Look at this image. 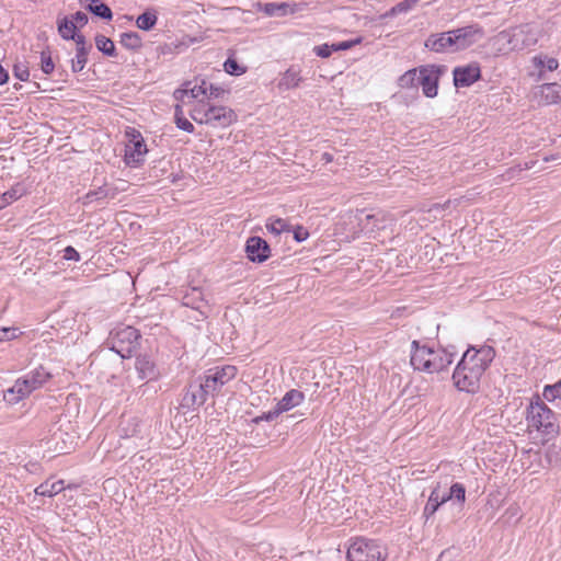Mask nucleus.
Returning <instances> with one entry per match:
<instances>
[{
    "mask_svg": "<svg viewBox=\"0 0 561 561\" xmlns=\"http://www.w3.org/2000/svg\"><path fill=\"white\" fill-rule=\"evenodd\" d=\"M495 355L494 347L490 345H482L479 348L469 346L453 373L455 387L468 393L478 392L481 378L490 367Z\"/></svg>",
    "mask_w": 561,
    "mask_h": 561,
    "instance_id": "nucleus-1",
    "label": "nucleus"
},
{
    "mask_svg": "<svg viewBox=\"0 0 561 561\" xmlns=\"http://www.w3.org/2000/svg\"><path fill=\"white\" fill-rule=\"evenodd\" d=\"M51 377L50 371L39 365L19 377L12 387L3 392V400L10 405H15L30 397L35 390L43 388Z\"/></svg>",
    "mask_w": 561,
    "mask_h": 561,
    "instance_id": "nucleus-2",
    "label": "nucleus"
},
{
    "mask_svg": "<svg viewBox=\"0 0 561 561\" xmlns=\"http://www.w3.org/2000/svg\"><path fill=\"white\" fill-rule=\"evenodd\" d=\"M139 340L140 334L137 329L130 325H118L110 332L106 344L122 358H129L139 346Z\"/></svg>",
    "mask_w": 561,
    "mask_h": 561,
    "instance_id": "nucleus-3",
    "label": "nucleus"
},
{
    "mask_svg": "<svg viewBox=\"0 0 561 561\" xmlns=\"http://www.w3.org/2000/svg\"><path fill=\"white\" fill-rule=\"evenodd\" d=\"M346 557L348 561H385L387 550L378 540L355 537L350 539Z\"/></svg>",
    "mask_w": 561,
    "mask_h": 561,
    "instance_id": "nucleus-4",
    "label": "nucleus"
},
{
    "mask_svg": "<svg viewBox=\"0 0 561 561\" xmlns=\"http://www.w3.org/2000/svg\"><path fill=\"white\" fill-rule=\"evenodd\" d=\"M528 425L535 427L538 431H542L546 434H550L554 431V412L541 400L539 396H536L527 408Z\"/></svg>",
    "mask_w": 561,
    "mask_h": 561,
    "instance_id": "nucleus-5",
    "label": "nucleus"
},
{
    "mask_svg": "<svg viewBox=\"0 0 561 561\" xmlns=\"http://www.w3.org/2000/svg\"><path fill=\"white\" fill-rule=\"evenodd\" d=\"M501 41L506 42L511 50H524L538 41L537 31L530 24H522L499 34Z\"/></svg>",
    "mask_w": 561,
    "mask_h": 561,
    "instance_id": "nucleus-6",
    "label": "nucleus"
},
{
    "mask_svg": "<svg viewBox=\"0 0 561 561\" xmlns=\"http://www.w3.org/2000/svg\"><path fill=\"white\" fill-rule=\"evenodd\" d=\"M453 363V354L445 348L434 350L423 345V371L438 374L442 378L448 375V367Z\"/></svg>",
    "mask_w": 561,
    "mask_h": 561,
    "instance_id": "nucleus-7",
    "label": "nucleus"
},
{
    "mask_svg": "<svg viewBox=\"0 0 561 561\" xmlns=\"http://www.w3.org/2000/svg\"><path fill=\"white\" fill-rule=\"evenodd\" d=\"M237 373L238 369L233 365L216 366L207 369L199 378L210 394L215 396L225 385L236 378Z\"/></svg>",
    "mask_w": 561,
    "mask_h": 561,
    "instance_id": "nucleus-8",
    "label": "nucleus"
},
{
    "mask_svg": "<svg viewBox=\"0 0 561 561\" xmlns=\"http://www.w3.org/2000/svg\"><path fill=\"white\" fill-rule=\"evenodd\" d=\"M128 144L125 146L124 161L128 167L137 168L145 162L148 152L141 134L136 129L127 131Z\"/></svg>",
    "mask_w": 561,
    "mask_h": 561,
    "instance_id": "nucleus-9",
    "label": "nucleus"
},
{
    "mask_svg": "<svg viewBox=\"0 0 561 561\" xmlns=\"http://www.w3.org/2000/svg\"><path fill=\"white\" fill-rule=\"evenodd\" d=\"M447 71L445 65L423 66V94L427 98H435L438 91L440 77Z\"/></svg>",
    "mask_w": 561,
    "mask_h": 561,
    "instance_id": "nucleus-10",
    "label": "nucleus"
},
{
    "mask_svg": "<svg viewBox=\"0 0 561 561\" xmlns=\"http://www.w3.org/2000/svg\"><path fill=\"white\" fill-rule=\"evenodd\" d=\"M454 51H459L477 43L483 36V31L478 25H467L454 30Z\"/></svg>",
    "mask_w": 561,
    "mask_h": 561,
    "instance_id": "nucleus-11",
    "label": "nucleus"
},
{
    "mask_svg": "<svg viewBox=\"0 0 561 561\" xmlns=\"http://www.w3.org/2000/svg\"><path fill=\"white\" fill-rule=\"evenodd\" d=\"M209 394L210 392L205 388L203 380L198 378L187 387L182 399V405L188 409L201 407L206 402Z\"/></svg>",
    "mask_w": 561,
    "mask_h": 561,
    "instance_id": "nucleus-12",
    "label": "nucleus"
},
{
    "mask_svg": "<svg viewBox=\"0 0 561 561\" xmlns=\"http://www.w3.org/2000/svg\"><path fill=\"white\" fill-rule=\"evenodd\" d=\"M456 88H467L481 78V69L477 62L456 67L453 71Z\"/></svg>",
    "mask_w": 561,
    "mask_h": 561,
    "instance_id": "nucleus-13",
    "label": "nucleus"
},
{
    "mask_svg": "<svg viewBox=\"0 0 561 561\" xmlns=\"http://www.w3.org/2000/svg\"><path fill=\"white\" fill-rule=\"evenodd\" d=\"M247 257L254 263H263L271 255L268 243L261 237H250L245 243Z\"/></svg>",
    "mask_w": 561,
    "mask_h": 561,
    "instance_id": "nucleus-14",
    "label": "nucleus"
},
{
    "mask_svg": "<svg viewBox=\"0 0 561 561\" xmlns=\"http://www.w3.org/2000/svg\"><path fill=\"white\" fill-rule=\"evenodd\" d=\"M237 121V114L233 110L224 105H210L209 126L225 128Z\"/></svg>",
    "mask_w": 561,
    "mask_h": 561,
    "instance_id": "nucleus-15",
    "label": "nucleus"
},
{
    "mask_svg": "<svg viewBox=\"0 0 561 561\" xmlns=\"http://www.w3.org/2000/svg\"><path fill=\"white\" fill-rule=\"evenodd\" d=\"M135 368L142 380L153 381L160 377V370L156 363L148 355H140L136 358Z\"/></svg>",
    "mask_w": 561,
    "mask_h": 561,
    "instance_id": "nucleus-16",
    "label": "nucleus"
},
{
    "mask_svg": "<svg viewBox=\"0 0 561 561\" xmlns=\"http://www.w3.org/2000/svg\"><path fill=\"white\" fill-rule=\"evenodd\" d=\"M535 96L539 104H558L561 102V84L556 82L541 84L535 92Z\"/></svg>",
    "mask_w": 561,
    "mask_h": 561,
    "instance_id": "nucleus-17",
    "label": "nucleus"
},
{
    "mask_svg": "<svg viewBox=\"0 0 561 561\" xmlns=\"http://www.w3.org/2000/svg\"><path fill=\"white\" fill-rule=\"evenodd\" d=\"M398 84L401 89L411 91L409 94L412 98L417 96L419 85L421 84V70L417 68L405 71L398 80Z\"/></svg>",
    "mask_w": 561,
    "mask_h": 561,
    "instance_id": "nucleus-18",
    "label": "nucleus"
},
{
    "mask_svg": "<svg viewBox=\"0 0 561 561\" xmlns=\"http://www.w3.org/2000/svg\"><path fill=\"white\" fill-rule=\"evenodd\" d=\"M190 95L192 99H198L199 96H206V80H196L192 85V82H186L184 89H179L174 92L176 100L184 101V98Z\"/></svg>",
    "mask_w": 561,
    "mask_h": 561,
    "instance_id": "nucleus-19",
    "label": "nucleus"
},
{
    "mask_svg": "<svg viewBox=\"0 0 561 561\" xmlns=\"http://www.w3.org/2000/svg\"><path fill=\"white\" fill-rule=\"evenodd\" d=\"M182 304L185 307L203 312V308L207 306L204 294L199 287H190L182 297Z\"/></svg>",
    "mask_w": 561,
    "mask_h": 561,
    "instance_id": "nucleus-20",
    "label": "nucleus"
},
{
    "mask_svg": "<svg viewBox=\"0 0 561 561\" xmlns=\"http://www.w3.org/2000/svg\"><path fill=\"white\" fill-rule=\"evenodd\" d=\"M300 69L297 66L289 67L280 77L277 88L279 91H287L299 87L302 81Z\"/></svg>",
    "mask_w": 561,
    "mask_h": 561,
    "instance_id": "nucleus-21",
    "label": "nucleus"
},
{
    "mask_svg": "<svg viewBox=\"0 0 561 561\" xmlns=\"http://www.w3.org/2000/svg\"><path fill=\"white\" fill-rule=\"evenodd\" d=\"M359 225L363 230L369 233L385 229L387 227L386 215L382 211L366 214L364 218L359 219Z\"/></svg>",
    "mask_w": 561,
    "mask_h": 561,
    "instance_id": "nucleus-22",
    "label": "nucleus"
},
{
    "mask_svg": "<svg viewBox=\"0 0 561 561\" xmlns=\"http://www.w3.org/2000/svg\"><path fill=\"white\" fill-rule=\"evenodd\" d=\"M305 400V394L297 390L291 389L287 391L284 397L276 403L277 411L280 412H287L291 410L295 407H298L302 401Z\"/></svg>",
    "mask_w": 561,
    "mask_h": 561,
    "instance_id": "nucleus-23",
    "label": "nucleus"
},
{
    "mask_svg": "<svg viewBox=\"0 0 561 561\" xmlns=\"http://www.w3.org/2000/svg\"><path fill=\"white\" fill-rule=\"evenodd\" d=\"M62 490H65V481L64 480H57V481H49L46 480L45 482L41 483L35 489V494L41 496H48L53 497L60 493Z\"/></svg>",
    "mask_w": 561,
    "mask_h": 561,
    "instance_id": "nucleus-24",
    "label": "nucleus"
},
{
    "mask_svg": "<svg viewBox=\"0 0 561 561\" xmlns=\"http://www.w3.org/2000/svg\"><path fill=\"white\" fill-rule=\"evenodd\" d=\"M158 22V11L154 8H148L144 13L137 16L136 26L141 31L152 30Z\"/></svg>",
    "mask_w": 561,
    "mask_h": 561,
    "instance_id": "nucleus-25",
    "label": "nucleus"
},
{
    "mask_svg": "<svg viewBox=\"0 0 561 561\" xmlns=\"http://www.w3.org/2000/svg\"><path fill=\"white\" fill-rule=\"evenodd\" d=\"M115 192L106 185L99 186L96 190L89 191L82 198L83 205H89L93 202L103 201L106 198H114Z\"/></svg>",
    "mask_w": 561,
    "mask_h": 561,
    "instance_id": "nucleus-26",
    "label": "nucleus"
},
{
    "mask_svg": "<svg viewBox=\"0 0 561 561\" xmlns=\"http://www.w3.org/2000/svg\"><path fill=\"white\" fill-rule=\"evenodd\" d=\"M447 501L446 492L440 491L439 488H436L432 491L428 501L424 507V514L427 516L434 514L438 507Z\"/></svg>",
    "mask_w": 561,
    "mask_h": 561,
    "instance_id": "nucleus-27",
    "label": "nucleus"
},
{
    "mask_svg": "<svg viewBox=\"0 0 561 561\" xmlns=\"http://www.w3.org/2000/svg\"><path fill=\"white\" fill-rule=\"evenodd\" d=\"M87 2V10L103 20H112L113 13L108 5L100 0H84Z\"/></svg>",
    "mask_w": 561,
    "mask_h": 561,
    "instance_id": "nucleus-28",
    "label": "nucleus"
},
{
    "mask_svg": "<svg viewBox=\"0 0 561 561\" xmlns=\"http://www.w3.org/2000/svg\"><path fill=\"white\" fill-rule=\"evenodd\" d=\"M25 193L26 190L22 184L18 183L13 185L10 190H8L1 195L0 208H3L10 205L11 203L18 201L23 195H25Z\"/></svg>",
    "mask_w": 561,
    "mask_h": 561,
    "instance_id": "nucleus-29",
    "label": "nucleus"
},
{
    "mask_svg": "<svg viewBox=\"0 0 561 561\" xmlns=\"http://www.w3.org/2000/svg\"><path fill=\"white\" fill-rule=\"evenodd\" d=\"M119 43L129 50H138L142 46L141 36L137 32L122 33Z\"/></svg>",
    "mask_w": 561,
    "mask_h": 561,
    "instance_id": "nucleus-30",
    "label": "nucleus"
},
{
    "mask_svg": "<svg viewBox=\"0 0 561 561\" xmlns=\"http://www.w3.org/2000/svg\"><path fill=\"white\" fill-rule=\"evenodd\" d=\"M209 111L210 105L203 100H201L196 106L193 108L191 113V117L198 124H205L209 125L208 117H209Z\"/></svg>",
    "mask_w": 561,
    "mask_h": 561,
    "instance_id": "nucleus-31",
    "label": "nucleus"
},
{
    "mask_svg": "<svg viewBox=\"0 0 561 561\" xmlns=\"http://www.w3.org/2000/svg\"><path fill=\"white\" fill-rule=\"evenodd\" d=\"M268 232L279 236L283 232H289L290 226L288 225L287 220L283 218H274L271 217L266 220L265 225Z\"/></svg>",
    "mask_w": 561,
    "mask_h": 561,
    "instance_id": "nucleus-32",
    "label": "nucleus"
},
{
    "mask_svg": "<svg viewBox=\"0 0 561 561\" xmlns=\"http://www.w3.org/2000/svg\"><path fill=\"white\" fill-rule=\"evenodd\" d=\"M58 33L61 38L66 41L75 38V35L77 34L75 21H70L67 16L60 19L58 21Z\"/></svg>",
    "mask_w": 561,
    "mask_h": 561,
    "instance_id": "nucleus-33",
    "label": "nucleus"
},
{
    "mask_svg": "<svg viewBox=\"0 0 561 561\" xmlns=\"http://www.w3.org/2000/svg\"><path fill=\"white\" fill-rule=\"evenodd\" d=\"M96 48L106 56L113 57L116 55L115 45L113 41L104 35L95 36Z\"/></svg>",
    "mask_w": 561,
    "mask_h": 561,
    "instance_id": "nucleus-34",
    "label": "nucleus"
},
{
    "mask_svg": "<svg viewBox=\"0 0 561 561\" xmlns=\"http://www.w3.org/2000/svg\"><path fill=\"white\" fill-rule=\"evenodd\" d=\"M542 398L548 402L561 400V379L553 385H546L542 390Z\"/></svg>",
    "mask_w": 561,
    "mask_h": 561,
    "instance_id": "nucleus-35",
    "label": "nucleus"
},
{
    "mask_svg": "<svg viewBox=\"0 0 561 561\" xmlns=\"http://www.w3.org/2000/svg\"><path fill=\"white\" fill-rule=\"evenodd\" d=\"M424 46L432 51L440 53L446 50L444 36L442 33L431 35L424 43Z\"/></svg>",
    "mask_w": 561,
    "mask_h": 561,
    "instance_id": "nucleus-36",
    "label": "nucleus"
},
{
    "mask_svg": "<svg viewBox=\"0 0 561 561\" xmlns=\"http://www.w3.org/2000/svg\"><path fill=\"white\" fill-rule=\"evenodd\" d=\"M90 50H76L75 58L71 59V70L77 73L84 69L88 62V55Z\"/></svg>",
    "mask_w": 561,
    "mask_h": 561,
    "instance_id": "nucleus-37",
    "label": "nucleus"
},
{
    "mask_svg": "<svg viewBox=\"0 0 561 561\" xmlns=\"http://www.w3.org/2000/svg\"><path fill=\"white\" fill-rule=\"evenodd\" d=\"M417 1L419 0H403L386 12L383 16L391 18L400 13H405L411 10Z\"/></svg>",
    "mask_w": 561,
    "mask_h": 561,
    "instance_id": "nucleus-38",
    "label": "nucleus"
},
{
    "mask_svg": "<svg viewBox=\"0 0 561 561\" xmlns=\"http://www.w3.org/2000/svg\"><path fill=\"white\" fill-rule=\"evenodd\" d=\"M175 124L176 127L181 130H184L186 133H193L194 131V125L183 116V110L180 105L175 106Z\"/></svg>",
    "mask_w": 561,
    "mask_h": 561,
    "instance_id": "nucleus-39",
    "label": "nucleus"
},
{
    "mask_svg": "<svg viewBox=\"0 0 561 561\" xmlns=\"http://www.w3.org/2000/svg\"><path fill=\"white\" fill-rule=\"evenodd\" d=\"M533 62L537 68H545L549 71H553L558 68L559 62L556 58L551 57H542V56H535L533 58Z\"/></svg>",
    "mask_w": 561,
    "mask_h": 561,
    "instance_id": "nucleus-40",
    "label": "nucleus"
},
{
    "mask_svg": "<svg viewBox=\"0 0 561 561\" xmlns=\"http://www.w3.org/2000/svg\"><path fill=\"white\" fill-rule=\"evenodd\" d=\"M447 501L455 499L457 502H465L466 500V488L462 483L456 482L449 488V492L446 493Z\"/></svg>",
    "mask_w": 561,
    "mask_h": 561,
    "instance_id": "nucleus-41",
    "label": "nucleus"
},
{
    "mask_svg": "<svg viewBox=\"0 0 561 561\" xmlns=\"http://www.w3.org/2000/svg\"><path fill=\"white\" fill-rule=\"evenodd\" d=\"M41 69L45 75H50L55 69L51 53L48 48L41 53Z\"/></svg>",
    "mask_w": 561,
    "mask_h": 561,
    "instance_id": "nucleus-42",
    "label": "nucleus"
},
{
    "mask_svg": "<svg viewBox=\"0 0 561 561\" xmlns=\"http://www.w3.org/2000/svg\"><path fill=\"white\" fill-rule=\"evenodd\" d=\"M22 335V331L15 327H0V342H9Z\"/></svg>",
    "mask_w": 561,
    "mask_h": 561,
    "instance_id": "nucleus-43",
    "label": "nucleus"
},
{
    "mask_svg": "<svg viewBox=\"0 0 561 561\" xmlns=\"http://www.w3.org/2000/svg\"><path fill=\"white\" fill-rule=\"evenodd\" d=\"M225 71L232 76H241L245 72V68L241 67L236 59L228 58L224 64Z\"/></svg>",
    "mask_w": 561,
    "mask_h": 561,
    "instance_id": "nucleus-44",
    "label": "nucleus"
},
{
    "mask_svg": "<svg viewBox=\"0 0 561 561\" xmlns=\"http://www.w3.org/2000/svg\"><path fill=\"white\" fill-rule=\"evenodd\" d=\"M222 87L215 85L206 80V98L207 99H221L226 94Z\"/></svg>",
    "mask_w": 561,
    "mask_h": 561,
    "instance_id": "nucleus-45",
    "label": "nucleus"
},
{
    "mask_svg": "<svg viewBox=\"0 0 561 561\" xmlns=\"http://www.w3.org/2000/svg\"><path fill=\"white\" fill-rule=\"evenodd\" d=\"M280 415V412L277 411V408L275 407L273 410L268 412H264L261 415L255 416L251 420L252 424H260L261 422H272L275 419H277Z\"/></svg>",
    "mask_w": 561,
    "mask_h": 561,
    "instance_id": "nucleus-46",
    "label": "nucleus"
},
{
    "mask_svg": "<svg viewBox=\"0 0 561 561\" xmlns=\"http://www.w3.org/2000/svg\"><path fill=\"white\" fill-rule=\"evenodd\" d=\"M287 11V4L286 3H266L265 4V12L268 15H284Z\"/></svg>",
    "mask_w": 561,
    "mask_h": 561,
    "instance_id": "nucleus-47",
    "label": "nucleus"
},
{
    "mask_svg": "<svg viewBox=\"0 0 561 561\" xmlns=\"http://www.w3.org/2000/svg\"><path fill=\"white\" fill-rule=\"evenodd\" d=\"M14 77L21 81H27L30 78L28 67L23 62H18L13 67Z\"/></svg>",
    "mask_w": 561,
    "mask_h": 561,
    "instance_id": "nucleus-48",
    "label": "nucleus"
},
{
    "mask_svg": "<svg viewBox=\"0 0 561 561\" xmlns=\"http://www.w3.org/2000/svg\"><path fill=\"white\" fill-rule=\"evenodd\" d=\"M313 51L314 54L318 56V57H321V58H328L331 56V54L334 51L333 49V44L332 45H329V44H322V45H318L313 48Z\"/></svg>",
    "mask_w": 561,
    "mask_h": 561,
    "instance_id": "nucleus-49",
    "label": "nucleus"
},
{
    "mask_svg": "<svg viewBox=\"0 0 561 561\" xmlns=\"http://www.w3.org/2000/svg\"><path fill=\"white\" fill-rule=\"evenodd\" d=\"M76 43V50H91L92 46L88 45L85 37L82 34H76L75 38H71Z\"/></svg>",
    "mask_w": 561,
    "mask_h": 561,
    "instance_id": "nucleus-50",
    "label": "nucleus"
},
{
    "mask_svg": "<svg viewBox=\"0 0 561 561\" xmlns=\"http://www.w3.org/2000/svg\"><path fill=\"white\" fill-rule=\"evenodd\" d=\"M69 20L75 21L76 27L77 26L82 27V26L87 25L88 21H89L88 15L82 11L76 12L75 14L71 15V19H69Z\"/></svg>",
    "mask_w": 561,
    "mask_h": 561,
    "instance_id": "nucleus-51",
    "label": "nucleus"
},
{
    "mask_svg": "<svg viewBox=\"0 0 561 561\" xmlns=\"http://www.w3.org/2000/svg\"><path fill=\"white\" fill-rule=\"evenodd\" d=\"M65 260L67 261H79L80 260V254L79 252L71 245H68L65 248L64 250V256H62Z\"/></svg>",
    "mask_w": 561,
    "mask_h": 561,
    "instance_id": "nucleus-52",
    "label": "nucleus"
},
{
    "mask_svg": "<svg viewBox=\"0 0 561 561\" xmlns=\"http://www.w3.org/2000/svg\"><path fill=\"white\" fill-rule=\"evenodd\" d=\"M293 233H294V239L297 241V242H302L305 240L308 239L309 237V232L307 229H305L304 227L301 226H297L294 230H293Z\"/></svg>",
    "mask_w": 561,
    "mask_h": 561,
    "instance_id": "nucleus-53",
    "label": "nucleus"
},
{
    "mask_svg": "<svg viewBox=\"0 0 561 561\" xmlns=\"http://www.w3.org/2000/svg\"><path fill=\"white\" fill-rule=\"evenodd\" d=\"M442 34L444 36V43H445L446 49L454 51V38H455L454 30L442 33Z\"/></svg>",
    "mask_w": 561,
    "mask_h": 561,
    "instance_id": "nucleus-54",
    "label": "nucleus"
},
{
    "mask_svg": "<svg viewBox=\"0 0 561 561\" xmlns=\"http://www.w3.org/2000/svg\"><path fill=\"white\" fill-rule=\"evenodd\" d=\"M419 341L414 340L412 342V348L414 352L411 355V365L414 367V369H420V365L417 364V348H419Z\"/></svg>",
    "mask_w": 561,
    "mask_h": 561,
    "instance_id": "nucleus-55",
    "label": "nucleus"
},
{
    "mask_svg": "<svg viewBox=\"0 0 561 561\" xmlns=\"http://www.w3.org/2000/svg\"><path fill=\"white\" fill-rule=\"evenodd\" d=\"M354 43L355 42H353V41L340 42V43L333 44V49H334V51L347 50L353 47Z\"/></svg>",
    "mask_w": 561,
    "mask_h": 561,
    "instance_id": "nucleus-56",
    "label": "nucleus"
},
{
    "mask_svg": "<svg viewBox=\"0 0 561 561\" xmlns=\"http://www.w3.org/2000/svg\"><path fill=\"white\" fill-rule=\"evenodd\" d=\"M424 249H425V251H424L423 255H424L425 257H428V256H430V260H432V257H433V255H434V250H435L434 244H432V243H431V244H430V243H427V244H425V245H424Z\"/></svg>",
    "mask_w": 561,
    "mask_h": 561,
    "instance_id": "nucleus-57",
    "label": "nucleus"
},
{
    "mask_svg": "<svg viewBox=\"0 0 561 561\" xmlns=\"http://www.w3.org/2000/svg\"><path fill=\"white\" fill-rule=\"evenodd\" d=\"M9 79L8 71L0 65V85L7 83Z\"/></svg>",
    "mask_w": 561,
    "mask_h": 561,
    "instance_id": "nucleus-58",
    "label": "nucleus"
},
{
    "mask_svg": "<svg viewBox=\"0 0 561 561\" xmlns=\"http://www.w3.org/2000/svg\"><path fill=\"white\" fill-rule=\"evenodd\" d=\"M159 50H160L162 54H168V53H172V51H173V48H172V45H170V44H164L163 46H160V47H159Z\"/></svg>",
    "mask_w": 561,
    "mask_h": 561,
    "instance_id": "nucleus-59",
    "label": "nucleus"
},
{
    "mask_svg": "<svg viewBox=\"0 0 561 561\" xmlns=\"http://www.w3.org/2000/svg\"><path fill=\"white\" fill-rule=\"evenodd\" d=\"M322 160L325 161L327 163L332 162L333 156L329 152H324L322 153Z\"/></svg>",
    "mask_w": 561,
    "mask_h": 561,
    "instance_id": "nucleus-60",
    "label": "nucleus"
},
{
    "mask_svg": "<svg viewBox=\"0 0 561 561\" xmlns=\"http://www.w3.org/2000/svg\"><path fill=\"white\" fill-rule=\"evenodd\" d=\"M124 18L128 21H133V16L131 15H124Z\"/></svg>",
    "mask_w": 561,
    "mask_h": 561,
    "instance_id": "nucleus-61",
    "label": "nucleus"
}]
</instances>
